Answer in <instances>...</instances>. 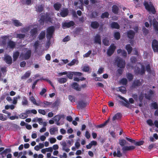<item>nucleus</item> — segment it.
I'll use <instances>...</instances> for the list:
<instances>
[{
  "label": "nucleus",
  "mask_w": 158,
  "mask_h": 158,
  "mask_svg": "<svg viewBox=\"0 0 158 158\" xmlns=\"http://www.w3.org/2000/svg\"><path fill=\"white\" fill-rule=\"evenodd\" d=\"M73 73L74 72H69L66 74L67 77L69 79H72L73 77V75L74 74Z\"/></svg>",
  "instance_id": "obj_57"
},
{
  "label": "nucleus",
  "mask_w": 158,
  "mask_h": 158,
  "mask_svg": "<svg viewBox=\"0 0 158 158\" xmlns=\"http://www.w3.org/2000/svg\"><path fill=\"white\" fill-rule=\"evenodd\" d=\"M126 49L127 51L128 54H130L132 50V48L130 44H127L126 46Z\"/></svg>",
  "instance_id": "obj_35"
},
{
  "label": "nucleus",
  "mask_w": 158,
  "mask_h": 158,
  "mask_svg": "<svg viewBox=\"0 0 158 158\" xmlns=\"http://www.w3.org/2000/svg\"><path fill=\"white\" fill-rule=\"evenodd\" d=\"M61 145L62 146V148L63 150L67 152H69L70 151V149L67 148L66 143L65 141H63Z\"/></svg>",
  "instance_id": "obj_21"
},
{
  "label": "nucleus",
  "mask_w": 158,
  "mask_h": 158,
  "mask_svg": "<svg viewBox=\"0 0 158 158\" xmlns=\"http://www.w3.org/2000/svg\"><path fill=\"white\" fill-rule=\"evenodd\" d=\"M31 50H28L23 55L22 57L24 60H28L31 57Z\"/></svg>",
  "instance_id": "obj_11"
},
{
  "label": "nucleus",
  "mask_w": 158,
  "mask_h": 158,
  "mask_svg": "<svg viewBox=\"0 0 158 158\" xmlns=\"http://www.w3.org/2000/svg\"><path fill=\"white\" fill-rule=\"evenodd\" d=\"M114 37L115 39L116 40H118L120 37V35L119 32H116L114 33Z\"/></svg>",
  "instance_id": "obj_41"
},
{
  "label": "nucleus",
  "mask_w": 158,
  "mask_h": 158,
  "mask_svg": "<svg viewBox=\"0 0 158 158\" xmlns=\"http://www.w3.org/2000/svg\"><path fill=\"white\" fill-rule=\"evenodd\" d=\"M152 47L154 52H158V41L154 39L153 40Z\"/></svg>",
  "instance_id": "obj_6"
},
{
  "label": "nucleus",
  "mask_w": 158,
  "mask_h": 158,
  "mask_svg": "<svg viewBox=\"0 0 158 158\" xmlns=\"http://www.w3.org/2000/svg\"><path fill=\"white\" fill-rule=\"evenodd\" d=\"M116 47L114 44H112L109 46L107 51V54L108 56H111L114 52Z\"/></svg>",
  "instance_id": "obj_4"
},
{
  "label": "nucleus",
  "mask_w": 158,
  "mask_h": 158,
  "mask_svg": "<svg viewBox=\"0 0 158 158\" xmlns=\"http://www.w3.org/2000/svg\"><path fill=\"white\" fill-rule=\"evenodd\" d=\"M87 102L85 101L80 100L78 102L77 106L80 109H83L86 107Z\"/></svg>",
  "instance_id": "obj_9"
},
{
  "label": "nucleus",
  "mask_w": 158,
  "mask_h": 158,
  "mask_svg": "<svg viewBox=\"0 0 158 158\" xmlns=\"http://www.w3.org/2000/svg\"><path fill=\"white\" fill-rule=\"evenodd\" d=\"M75 24L74 22L72 21H70L68 22H63L62 24V27L63 29H65L73 27Z\"/></svg>",
  "instance_id": "obj_5"
},
{
  "label": "nucleus",
  "mask_w": 158,
  "mask_h": 158,
  "mask_svg": "<svg viewBox=\"0 0 158 158\" xmlns=\"http://www.w3.org/2000/svg\"><path fill=\"white\" fill-rule=\"evenodd\" d=\"M40 45V42L38 41L37 40L35 42L33 45L35 49V52L37 53V49Z\"/></svg>",
  "instance_id": "obj_24"
},
{
  "label": "nucleus",
  "mask_w": 158,
  "mask_h": 158,
  "mask_svg": "<svg viewBox=\"0 0 158 158\" xmlns=\"http://www.w3.org/2000/svg\"><path fill=\"white\" fill-rule=\"evenodd\" d=\"M22 104L23 106H27L28 105V101L27 98L25 96H23Z\"/></svg>",
  "instance_id": "obj_29"
},
{
  "label": "nucleus",
  "mask_w": 158,
  "mask_h": 158,
  "mask_svg": "<svg viewBox=\"0 0 158 158\" xmlns=\"http://www.w3.org/2000/svg\"><path fill=\"white\" fill-rule=\"evenodd\" d=\"M154 92V91L150 89L147 93H145V98L146 99L150 100Z\"/></svg>",
  "instance_id": "obj_8"
},
{
  "label": "nucleus",
  "mask_w": 158,
  "mask_h": 158,
  "mask_svg": "<svg viewBox=\"0 0 158 158\" xmlns=\"http://www.w3.org/2000/svg\"><path fill=\"white\" fill-rule=\"evenodd\" d=\"M90 26L93 29H96L99 27V24L96 21H92L91 23Z\"/></svg>",
  "instance_id": "obj_20"
},
{
  "label": "nucleus",
  "mask_w": 158,
  "mask_h": 158,
  "mask_svg": "<svg viewBox=\"0 0 158 158\" xmlns=\"http://www.w3.org/2000/svg\"><path fill=\"white\" fill-rule=\"evenodd\" d=\"M92 51L91 50H89L87 52L83 55L84 57H88L89 56L90 54L91 53Z\"/></svg>",
  "instance_id": "obj_61"
},
{
  "label": "nucleus",
  "mask_w": 158,
  "mask_h": 158,
  "mask_svg": "<svg viewBox=\"0 0 158 158\" xmlns=\"http://www.w3.org/2000/svg\"><path fill=\"white\" fill-rule=\"evenodd\" d=\"M12 21L14 25L16 27H18L22 25V23L19 22L17 20H13Z\"/></svg>",
  "instance_id": "obj_37"
},
{
  "label": "nucleus",
  "mask_w": 158,
  "mask_h": 158,
  "mask_svg": "<svg viewBox=\"0 0 158 158\" xmlns=\"http://www.w3.org/2000/svg\"><path fill=\"white\" fill-rule=\"evenodd\" d=\"M7 119V118L6 115L0 113V120L4 121L6 120Z\"/></svg>",
  "instance_id": "obj_42"
},
{
  "label": "nucleus",
  "mask_w": 158,
  "mask_h": 158,
  "mask_svg": "<svg viewBox=\"0 0 158 158\" xmlns=\"http://www.w3.org/2000/svg\"><path fill=\"white\" fill-rule=\"evenodd\" d=\"M142 31L145 35L148 34L149 32L148 30L144 27L142 28Z\"/></svg>",
  "instance_id": "obj_64"
},
{
  "label": "nucleus",
  "mask_w": 158,
  "mask_h": 158,
  "mask_svg": "<svg viewBox=\"0 0 158 158\" xmlns=\"http://www.w3.org/2000/svg\"><path fill=\"white\" fill-rule=\"evenodd\" d=\"M117 152L116 153V151H114L113 152V156H117L118 157H120L122 156V154L120 152V149L119 147L117 148Z\"/></svg>",
  "instance_id": "obj_17"
},
{
  "label": "nucleus",
  "mask_w": 158,
  "mask_h": 158,
  "mask_svg": "<svg viewBox=\"0 0 158 158\" xmlns=\"http://www.w3.org/2000/svg\"><path fill=\"white\" fill-rule=\"evenodd\" d=\"M19 55V52L18 51H16L14 53L13 57L14 61H15L17 59Z\"/></svg>",
  "instance_id": "obj_31"
},
{
  "label": "nucleus",
  "mask_w": 158,
  "mask_h": 158,
  "mask_svg": "<svg viewBox=\"0 0 158 158\" xmlns=\"http://www.w3.org/2000/svg\"><path fill=\"white\" fill-rule=\"evenodd\" d=\"M120 82L123 85H126L127 84L128 81L126 78H123L121 79Z\"/></svg>",
  "instance_id": "obj_39"
},
{
  "label": "nucleus",
  "mask_w": 158,
  "mask_h": 158,
  "mask_svg": "<svg viewBox=\"0 0 158 158\" xmlns=\"http://www.w3.org/2000/svg\"><path fill=\"white\" fill-rule=\"evenodd\" d=\"M45 16L44 15H42L41 16L39 20L40 24H44V23L45 21Z\"/></svg>",
  "instance_id": "obj_49"
},
{
  "label": "nucleus",
  "mask_w": 158,
  "mask_h": 158,
  "mask_svg": "<svg viewBox=\"0 0 158 158\" xmlns=\"http://www.w3.org/2000/svg\"><path fill=\"white\" fill-rule=\"evenodd\" d=\"M69 99L71 102H74L75 101V98L74 96L69 95L68 96Z\"/></svg>",
  "instance_id": "obj_56"
},
{
  "label": "nucleus",
  "mask_w": 158,
  "mask_h": 158,
  "mask_svg": "<svg viewBox=\"0 0 158 158\" xmlns=\"http://www.w3.org/2000/svg\"><path fill=\"white\" fill-rule=\"evenodd\" d=\"M119 8L115 5H113L112 7V11L115 14H117L118 13Z\"/></svg>",
  "instance_id": "obj_33"
},
{
  "label": "nucleus",
  "mask_w": 158,
  "mask_h": 158,
  "mask_svg": "<svg viewBox=\"0 0 158 158\" xmlns=\"http://www.w3.org/2000/svg\"><path fill=\"white\" fill-rule=\"evenodd\" d=\"M145 67L143 65H142L141 66V68L140 69V71L139 72V74L140 75H143L145 73Z\"/></svg>",
  "instance_id": "obj_55"
},
{
  "label": "nucleus",
  "mask_w": 158,
  "mask_h": 158,
  "mask_svg": "<svg viewBox=\"0 0 158 158\" xmlns=\"http://www.w3.org/2000/svg\"><path fill=\"white\" fill-rule=\"evenodd\" d=\"M115 62L117 64L118 67L120 68H124L125 66V60L119 57H117L115 59Z\"/></svg>",
  "instance_id": "obj_2"
},
{
  "label": "nucleus",
  "mask_w": 158,
  "mask_h": 158,
  "mask_svg": "<svg viewBox=\"0 0 158 158\" xmlns=\"http://www.w3.org/2000/svg\"><path fill=\"white\" fill-rule=\"evenodd\" d=\"M77 60L76 59H74L73 60H72L70 63H69L67 64V65L70 66L73 65L75 64L76 62H77Z\"/></svg>",
  "instance_id": "obj_58"
},
{
  "label": "nucleus",
  "mask_w": 158,
  "mask_h": 158,
  "mask_svg": "<svg viewBox=\"0 0 158 158\" xmlns=\"http://www.w3.org/2000/svg\"><path fill=\"white\" fill-rule=\"evenodd\" d=\"M119 91L123 94H125L126 93V88L123 86H120L119 88Z\"/></svg>",
  "instance_id": "obj_51"
},
{
  "label": "nucleus",
  "mask_w": 158,
  "mask_h": 158,
  "mask_svg": "<svg viewBox=\"0 0 158 158\" xmlns=\"http://www.w3.org/2000/svg\"><path fill=\"white\" fill-rule=\"evenodd\" d=\"M135 147L133 146H125L122 148V150L123 153H125L127 151H130L134 150L135 148Z\"/></svg>",
  "instance_id": "obj_10"
},
{
  "label": "nucleus",
  "mask_w": 158,
  "mask_h": 158,
  "mask_svg": "<svg viewBox=\"0 0 158 158\" xmlns=\"http://www.w3.org/2000/svg\"><path fill=\"white\" fill-rule=\"evenodd\" d=\"M135 33L133 31L130 30L127 32V37L130 39H134Z\"/></svg>",
  "instance_id": "obj_16"
},
{
  "label": "nucleus",
  "mask_w": 158,
  "mask_h": 158,
  "mask_svg": "<svg viewBox=\"0 0 158 158\" xmlns=\"http://www.w3.org/2000/svg\"><path fill=\"white\" fill-rule=\"evenodd\" d=\"M16 43L11 40H9L7 42V46L8 48L13 49L16 46Z\"/></svg>",
  "instance_id": "obj_19"
},
{
  "label": "nucleus",
  "mask_w": 158,
  "mask_h": 158,
  "mask_svg": "<svg viewBox=\"0 0 158 158\" xmlns=\"http://www.w3.org/2000/svg\"><path fill=\"white\" fill-rule=\"evenodd\" d=\"M146 9L150 14H155L156 12V9L153 4H149L148 2L145 1L143 3Z\"/></svg>",
  "instance_id": "obj_1"
},
{
  "label": "nucleus",
  "mask_w": 158,
  "mask_h": 158,
  "mask_svg": "<svg viewBox=\"0 0 158 158\" xmlns=\"http://www.w3.org/2000/svg\"><path fill=\"white\" fill-rule=\"evenodd\" d=\"M151 106L153 107L152 109L158 110V105L156 102H154L152 103L151 104Z\"/></svg>",
  "instance_id": "obj_53"
},
{
  "label": "nucleus",
  "mask_w": 158,
  "mask_h": 158,
  "mask_svg": "<svg viewBox=\"0 0 158 158\" xmlns=\"http://www.w3.org/2000/svg\"><path fill=\"white\" fill-rule=\"evenodd\" d=\"M102 42L104 45L105 46H107L109 45V40L106 38H105L103 39Z\"/></svg>",
  "instance_id": "obj_48"
},
{
  "label": "nucleus",
  "mask_w": 158,
  "mask_h": 158,
  "mask_svg": "<svg viewBox=\"0 0 158 158\" xmlns=\"http://www.w3.org/2000/svg\"><path fill=\"white\" fill-rule=\"evenodd\" d=\"M29 100L33 104L37 105L38 103L36 102L35 99L33 96L29 98Z\"/></svg>",
  "instance_id": "obj_47"
},
{
  "label": "nucleus",
  "mask_w": 158,
  "mask_h": 158,
  "mask_svg": "<svg viewBox=\"0 0 158 158\" xmlns=\"http://www.w3.org/2000/svg\"><path fill=\"white\" fill-rule=\"evenodd\" d=\"M144 143V141L142 140L137 142H136L135 140V142L134 143L136 146H139L142 145Z\"/></svg>",
  "instance_id": "obj_50"
},
{
  "label": "nucleus",
  "mask_w": 158,
  "mask_h": 158,
  "mask_svg": "<svg viewBox=\"0 0 158 158\" xmlns=\"http://www.w3.org/2000/svg\"><path fill=\"white\" fill-rule=\"evenodd\" d=\"M98 12L94 11L91 14V18L92 19H94L95 18L96 16H98Z\"/></svg>",
  "instance_id": "obj_43"
},
{
  "label": "nucleus",
  "mask_w": 158,
  "mask_h": 158,
  "mask_svg": "<svg viewBox=\"0 0 158 158\" xmlns=\"http://www.w3.org/2000/svg\"><path fill=\"white\" fill-rule=\"evenodd\" d=\"M11 152V149L10 148H6L2 152L1 154V155L5 154V155H6L7 153L10 152Z\"/></svg>",
  "instance_id": "obj_52"
},
{
  "label": "nucleus",
  "mask_w": 158,
  "mask_h": 158,
  "mask_svg": "<svg viewBox=\"0 0 158 158\" xmlns=\"http://www.w3.org/2000/svg\"><path fill=\"white\" fill-rule=\"evenodd\" d=\"M45 22L47 23L48 22L52 23L53 19L52 18L49 16V15L47 13L46 14V16L45 17Z\"/></svg>",
  "instance_id": "obj_32"
},
{
  "label": "nucleus",
  "mask_w": 158,
  "mask_h": 158,
  "mask_svg": "<svg viewBox=\"0 0 158 158\" xmlns=\"http://www.w3.org/2000/svg\"><path fill=\"white\" fill-rule=\"evenodd\" d=\"M72 87L74 89L78 91L81 90V87H79V85L76 82H73L72 85Z\"/></svg>",
  "instance_id": "obj_25"
},
{
  "label": "nucleus",
  "mask_w": 158,
  "mask_h": 158,
  "mask_svg": "<svg viewBox=\"0 0 158 158\" xmlns=\"http://www.w3.org/2000/svg\"><path fill=\"white\" fill-rule=\"evenodd\" d=\"M153 25L156 34L158 35V22L155 18L153 20Z\"/></svg>",
  "instance_id": "obj_12"
},
{
  "label": "nucleus",
  "mask_w": 158,
  "mask_h": 158,
  "mask_svg": "<svg viewBox=\"0 0 158 158\" xmlns=\"http://www.w3.org/2000/svg\"><path fill=\"white\" fill-rule=\"evenodd\" d=\"M109 15V14L107 12H105L102 14L101 15V18L104 19L105 18H108Z\"/></svg>",
  "instance_id": "obj_45"
},
{
  "label": "nucleus",
  "mask_w": 158,
  "mask_h": 158,
  "mask_svg": "<svg viewBox=\"0 0 158 158\" xmlns=\"http://www.w3.org/2000/svg\"><path fill=\"white\" fill-rule=\"evenodd\" d=\"M58 82L60 84L64 83L67 81L66 78H58L57 79Z\"/></svg>",
  "instance_id": "obj_38"
},
{
  "label": "nucleus",
  "mask_w": 158,
  "mask_h": 158,
  "mask_svg": "<svg viewBox=\"0 0 158 158\" xmlns=\"http://www.w3.org/2000/svg\"><path fill=\"white\" fill-rule=\"evenodd\" d=\"M90 68L89 66H84L82 70L85 72H88Z\"/></svg>",
  "instance_id": "obj_62"
},
{
  "label": "nucleus",
  "mask_w": 158,
  "mask_h": 158,
  "mask_svg": "<svg viewBox=\"0 0 158 158\" xmlns=\"http://www.w3.org/2000/svg\"><path fill=\"white\" fill-rule=\"evenodd\" d=\"M55 31L54 27L53 26L49 27L47 29L46 36L48 39L50 40L52 37L53 33Z\"/></svg>",
  "instance_id": "obj_3"
},
{
  "label": "nucleus",
  "mask_w": 158,
  "mask_h": 158,
  "mask_svg": "<svg viewBox=\"0 0 158 158\" xmlns=\"http://www.w3.org/2000/svg\"><path fill=\"white\" fill-rule=\"evenodd\" d=\"M69 13V10L67 8H63L60 13V15L62 17H65L68 15Z\"/></svg>",
  "instance_id": "obj_14"
},
{
  "label": "nucleus",
  "mask_w": 158,
  "mask_h": 158,
  "mask_svg": "<svg viewBox=\"0 0 158 158\" xmlns=\"http://www.w3.org/2000/svg\"><path fill=\"white\" fill-rule=\"evenodd\" d=\"M4 60L7 64H8L10 65L12 63V57L9 55H5Z\"/></svg>",
  "instance_id": "obj_7"
},
{
  "label": "nucleus",
  "mask_w": 158,
  "mask_h": 158,
  "mask_svg": "<svg viewBox=\"0 0 158 158\" xmlns=\"http://www.w3.org/2000/svg\"><path fill=\"white\" fill-rule=\"evenodd\" d=\"M141 85V83L139 80H135L133 82L132 86L133 87H135L136 86H140Z\"/></svg>",
  "instance_id": "obj_27"
},
{
  "label": "nucleus",
  "mask_w": 158,
  "mask_h": 158,
  "mask_svg": "<svg viewBox=\"0 0 158 158\" xmlns=\"http://www.w3.org/2000/svg\"><path fill=\"white\" fill-rule=\"evenodd\" d=\"M62 6L61 4L59 2H56L53 5V7L56 10L58 11Z\"/></svg>",
  "instance_id": "obj_28"
},
{
  "label": "nucleus",
  "mask_w": 158,
  "mask_h": 158,
  "mask_svg": "<svg viewBox=\"0 0 158 158\" xmlns=\"http://www.w3.org/2000/svg\"><path fill=\"white\" fill-rule=\"evenodd\" d=\"M147 124L150 126H152L154 125L153 121L151 119H149L147 121Z\"/></svg>",
  "instance_id": "obj_63"
},
{
  "label": "nucleus",
  "mask_w": 158,
  "mask_h": 158,
  "mask_svg": "<svg viewBox=\"0 0 158 158\" xmlns=\"http://www.w3.org/2000/svg\"><path fill=\"white\" fill-rule=\"evenodd\" d=\"M43 80L46 81H47V82H48L53 87V86L52 85V82L49 79L44 78H43V77H42L39 79V80Z\"/></svg>",
  "instance_id": "obj_60"
},
{
  "label": "nucleus",
  "mask_w": 158,
  "mask_h": 158,
  "mask_svg": "<svg viewBox=\"0 0 158 158\" xmlns=\"http://www.w3.org/2000/svg\"><path fill=\"white\" fill-rule=\"evenodd\" d=\"M127 141L124 139H122L119 140V143L121 147H123L126 144Z\"/></svg>",
  "instance_id": "obj_40"
},
{
  "label": "nucleus",
  "mask_w": 158,
  "mask_h": 158,
  "mask_svg": "<svg viewBox=\"0 0 158 158\" xmlns=\"http://www.w3.org/2000/svg\"><path fill=\"white\" fill-rule=\"evenodd\" d=\"M45 36V32L44 31H42L40 34L38 38L40 40H41L44 39Z\"/></svg>",
  "instance_id": "obj_30"
},
{
  "label": "nucleus",
  "mask_w": 158,
  "mask_h": 158,
  "mask_svg": "<svg viewBox=\"0 0 158 158\" xmlns=\"http://www.w3.org/2000/svg\"><path fill=\"white\" fill-rule=\"evenodd\" d=\"M25 37V35L22 34H17L16 35V38L20 39H23Z\"/></svg>",
  "instance_id": "obj_54"
},
{
  "label": "nucleus",
  "mask_w": 158,
  "mask_h": 158,
  "mask_svg": "<svg viewBox=\"0 0 158 158\" xmlns=\"http://www.w3.org/2000/svg\"><path fill=\"white\" fill-rule=\"evenodd\" d=\"M119 97L125 102H122V105L127 107L129 108L130 105L129 101L123 97L119 96Z\"/></svg>",
  "instance_id": "obj_18"
},
{
  "label": "nucleus",
  "mask_w": 158,
  "mask_h": 158,
  "mask_svg": "<svg viewBox=\"0 0 158 158\" xmlns=\"http://www.w3.org/2000/svg\"><path fill=\"white\" fill-rule=\"evenodd\" d=\"M94 42L96 44H101V37L100 35L97 34L94 38Z\"/></svg>",
  "instance_id": "obj_15"
},
{
  "label": "nucleus",
  "mask_w": 158,
  "mask_h": 158,
  "mask_svg": "<svg viewBox=\"0 0 158 158\" xmlns=\"http://www.w3.org/2000/svg\"><path fill=\"white\" fill-rule=\"evenodd\" d=\"M36 11L37 12H41L43 11V7L41 5L36 6L35 7Z\"/></svg>",
  "instance_id": "obj_36"
},
{
  "label": "nucleus",
  "mask_w": 158,
  "mask_h": 158,
  "mask_svg": "<svg viewBox=\"0 0 158 158\" xmlns=\"http://www.w3.org/2000/svg\"><path fill=\"white\" fill-rule=\"evenodd\" d=\"M54 118V120L55 121L58 122L61 118V117L60 116L56 115Z\"/></svg>",
  "instance_id": "obj_59"
},
{
  "label": "nucleus",
  "mask_w": 158,
  "mask_h": 158,
  "mask_svg": "<svg viewBox=\"0 0 158 158\" xmlns=\"http://www.w3.org/2000/svg\"><path fill=\"white\" fill-rule=\"evenodd\" d=\"M110 27L112 28L118 29L120 28V26L116 22H113L110 24Z\"/></svg>",
  "instance_id": "obj_23"
},
{
  "label": "nucleus",
  "mask_w": 158,
  "mask_h": 158,
  "mask_svg": "<svg viewBox=\"0 0 158 158\" xmlns=\"http://www.w3.org/2000/svg\"><path fill=\"white\" fill-rule=\"evenodd\" d=\"M122 117V114L120 113H117L115 114L112 118L113 121L116 120H118L120 119Z\"/></svg>",
  "instance_id": "obj_22"
},
{
  "label": "nucleus",
  "mask_w": 158,
  "mask_h": 158,
  "mask_svg": "<svg viewBox=\"0 0 158 158\" xmlns=\"http://www.w3.org/2000/svg\"><path fill=\"white\" fill-rule=\"evenodd\" d=\"M31 73V72L28 71L26 72L24 75L21 77L22 79H25L28 78L30 76Z\"/></svg>",
  "instance_id": "obj_26"
},
{
  "label": "nucleus",
  "mask_w": 158,
  "mask_h": 158,
  "mask_svg": "<svg viewBox=\"0 0 158 158\" xmlns=\"http://www.w3.org/2000/svg\"><path fill=\"white\" fill-rule=\"evenodd\" d=\"M28 115L27 114L25 113H22L19 115V117L20 118L24 119L28 117Z\"/></svg>",
  "instance_id": "obj_44"
},
{
  "label": "nucleus",
  "mask_w": 158,
  "mask_h": 158,
  "mask_svg": "<svg viewBox=\"0 0 158 158\" xmlns=\"http://www.w3.org/2000/svg\"><path fill=\"white\" fill-rule=\"evenodd\" d=\"M37 32V28L35 27L31 29L30 31V36L33 37V39H34L36 37Z\"/></svg>",
  "instance_id": "obj_13"
},
{
  "label": "nucleus",
  "mask_w": 158,
  "mask_h": 158,
  "mask_svg": "<svg viewBox=\"0 0 158 158\" xmlns=\"http://www.w3.org/2000/svg\"><path fill=\"white\" fill-rule=\"evenodd\" d=\"M58 131V128L57 127H53L51 128L49 130L50 134L53 135L55 133V132H57Z\"/></svg>",
  "instance_id": "obj_34"
},
{
  "label": "nucleus",
  "mask_w": 158,
  "mask_h": 158,
  "mask_svg": "<svg viewBox=\"0 0 158 158\" xmlns=\"http://www.w3.org/2000/svg\"><path fill=\"white\" fill-rule=\"evenodd\" d=\"M127 78L129 81H131L133 79L134 76L132 74L128 73L127 74Z\"/></svg>",
  "instance_id": "obj_46"
}]
</instances>
